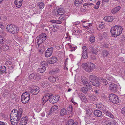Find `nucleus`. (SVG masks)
<instances>
[{"label": "nucleus", "mask_w": 125, "mask_h": 125, "mask_svg": "<svg viewBox=\"0 0 125 125\" xmlns=\"http://www.w3.org/2000/svg\"><path fill=\"white\" fill-rule=\"evenodd\" d=\"M21 115L17 113L16 109L13 110L11 112L10 121L12 125H17L18 121L21 118Z\"/></svg>", "instance_id": "f257e3e1"}, {"label": "nucleus", "mask_w": 125, "mask_h": 125, "mask_svg": "<svg viewBox=\"0 0 125 125\" xmlns=\"http://www.w3.org/2000/svg\"><path fill=\"white\" fill-rule=\"evenodd\" d=\"M123 30V28L121 26L117 25L111 28L110 32L112 36L115 38L121 34Z\"/></svg>", "instance_id": "f03ea898"}, {"label": "nucleus", "mask_w": 125, "mask_h": 125, "mask_svg": "<svg viewBox=\"0 0 125 125\" xmlns=\"http://www.w3.org/2000/svg\"><path fill=\"white\" fill-rule=\"evenodd\" d=\"M46 39V34L42 33L38 36L36 38V45L37 48H39V45L44 42Z\"/></svg>", "instance_id": "7ed1b4c3"}, {"label": "nucleus", "mask_w": 125, "mask_h": 125, "mask_svg": "<svg viewBox=\"0 0 125 125\" xmlns=\"http://www.w3.org/2000/svg\"><path fill=\"white\" fill-rule=\"evenodd\" d=\"M6 29L8 31L14 34L17 33L19 30L18 28L15 25L9 24L7 26Z\"/></svg>", "instance_id": "20e7f679"}, {"label": "nucleus", "mask_w": 125, "mask_h": 125, "mask_svg": "<svg viewBox=\"0 0 125 125\" xmlns=\"http://www.w3.org/2000/svg\"><path fill=\"white\" fill-rule=\"evenodd\" d=\"M82 66L83 69L89 72H91L95 68L94 65L90 62L82 64Z\"/></svg>", "instance_id": "39448f33"}, {"label": "nucleus", "mask_w": 125, "mask_h": 125, "mask_svg": "<svg viewBox=\"0 0 125 125\" xmlns=\"http://www.w3.org/2000/svg\"><path fill=\"white\" fill-rule=\"evenodd\" d=\"M89 78L90 81L93 85L98 87L100 85V79L97 78L94 76L90 75L89 76Z\"/></svg>", "instance_id": "423d86ee"}, {"label": "nucleus", "mask_w": 125, "mask_h": 125, "mask_svg": "<svg viewBox=\"0 0 125 125\" xmlns=\"http://www.w3.org/2000/svg\"><path fill=\"white\" fill-rule=\"evenodd\" d=\"M30 99V95L27 92L23 93L21 97V101L24 104H26L28 103Z\"/></svg>", "instance_id": "0eeeda50"}, {"label": "nucleus", "mask_w": 125, "mask_h": 125, "mask_svg": "<svg viewBox=\"0 0 125 125\" xmlns=\"http://www.w3.org/2000/svg\"><path fill=\"white\" fill-rule=\"evenodd\" d=\"M109 97L110 101L114 104H117L119 102V98L114 94H110Z\"/></svg>", "instance_id": "6e6552de"}, {"label": "nucleus", "mask_w": 125, "mask_h": 125, "mask_svg": "<svg viewBox=\"0 0 125 125\" xmlns=\"http://www.w3.org/2000/svg\"><path fill=\"white\" fill-rule=\"evenodd\" d=\"M82 56L84 59H87L88 57L87 48L86 46H83L82 50Z\"/></svg>", "instance_id": "1a4fd4ad"}, {"label": "nucleus", "mask_w": 125, "mask_h": 125, "mask_svg": "<svg viewBox=\"0 0 125 125\" xmlns=\"http://www.w3.org/2000/svg\"><path fill=\"white\" fill-rule=\"evenodd\" d=\"M109 85V90L113 92H115L117 90V87L116 84L113 83H108Z\"/></svg>", "instance_id": "9d476101"}, {"label": "nucleus", "mask_w": 125, "mask_h": 125, "mask_svg": "<svg viewBox=\"0 0 125 125\" xmlns=\"http://www.w3.org/2000/svg\"><path fill=\"white\" fill-rule=\"evenodd\" d=\"M53 47L48 48L45 51V55L46 57L48 58L50 56L53 52Z\"/></svg>", "instance_id": "9b49d317"}, {"label": "nucleus", "mask_w": 125, "mask_h": 125, "mask_svg": "<svg viewBox=\"0 0 125 125\" xmlns=\"http://www.w3.org/2000/svg\"><path fill=\"white\" fill-rule=\"evenodd\" d=\"M60 97L59 95H55L52 97L50 100V102L51 103H54L59 100Z\"/></svg>", "instance_id": "f8f14e48"}, {"label": "nucleus", "mask_w": 125, "mask_h": 125, "mask_svg": "<svg viewBox=\"0 0 125 125\" xmlns=\"http://www.w3.org/2000/svg\"><path fill=\"white\" fill-rule=\"evenodd\" d=\"M65 10L64 9L62 8L58 9L57 11L55 12V15L57 16L62 15L64 14Z\"/></svg>", "instance_id": "ddd939ff"}, {"label": "nucleus", "mask_w": 125, "mask_h": 125, "mask_svg": "<svg viewBox=\"0 0 125 125\" xmlns=\"http://www.w3.org/2000/svg\"><path fill=\"white\" fill-rule=\"evenodd\" d=\"M40 90V89L39 87H36L34 89H31L30 92L32 94L36 95L39 93Z\"/></svg>", "instance_id": "4468645a"}, {"label": "nucleus", "mask_w": 125, "mask_h": 125, "mask_svg": "<svg viewBox=\"0 0 125 125\" xmlns=\"http://www.w3.org/2000/svg\"><path fill=\"white\" fill-rule=\"evenodd\" d=\"M28 120V118L26 116L22 117L21 120L20 125H25Z\"/></svg>", "instance_id": "2eb2a0df"}, {"label": "nucleus", "mask_w": 125, "mask_h": 125, "mask_svg": "<svg viewBox=\"0 0 125 125\" xmlns=\"http://www.w3.org/2000/svg\"><path fill=\"white\" fill-rule=\"evenodd\" d=\"M57 61V58L55 57H52L51 58H49L48 62L50 64H53L55 63Z\"/></svg>", "instance_id": "dca6fc26"}, {"label": "nucleus", "mask_w": 125, "mask_h": 125, "mask_svg": "<svg viewBox=\"0 0 125 125\" xmlns=\"http://www.w3.org/2000/svg\"><path fill=\"white\" fill-rule=\"evenodd\" d=\"M59 78L58 76L55 77L54 76H51L49 77L48 79L50 82L52 83H54L57 80H58Z\"/></svg>", "instance_id": "f3484780"}, {"label": "nucleus", "mask_w": 125, "mask_h": 125, "mask_svg": "<svg viewBox=\"0 0 125 125\" xmlns=\"http://www.w3.org/2000/svg\"><path fill=\"white\" fill-rule=\"evenodd\" d=\"M103 112L109 117L113 119L114 118V116L110 112L108 111L106 109Z\"/></svg>", "instance_id": "a211bd4d"}, {"label": "nucleus", "mask_w": 125, "mask_h": 125, "mask_svg": "<svg viewBox=\"0 0 125 125\" xmlns=\"http://www.w3.org/2000/svg\"><path fill=\"white\" fill-rule=\"evenodd\" d=\"M103 112L109 117L113 119L114 118V116L110 112L108 111L106 109Z\"/></svg>", "instance_id": "6ab92c4d"}, {"label": "nucleus", "mask_w": 125, "mask_h": 125, "mask_svg": "<svg viewBox=\"0 0 125 125\" xmlns=\"http://www.w3.org/2000/svg\"><path fill=\"white\" fill-rule=\"evenodd\" d=\"M14 4L18 8H20L22 5V0H16L14 1Z\"/></svg>", "instance_id": "aec40b11"}, {"label": "nucleus", "mask_w": 125, "mask_h": 125, "mask_svg": "<svg viewBox=\"0 0 125 125\" xmlns=\"http://www.w3.org/2000/svg\"><path fill=\"white\" fill-rule=\"evenodd\" d=\"M94 114L95 116L100 117L102 115V113L100 111L97 110L94 111Z\"/></svg>", "instance_id": "412c9836"}, {"label": "nucleus", "mask_w": 125, "mask_h": 125, "mask_svg": "<svg viewBox=\"0 0 125 125\" xmlns=\"http://www.w3.org/2000/svg\"><path fill=\"white\" fill-rule=\"evenodd\" d=\"M5 65L8 67L10 69L13 68L14 67V66L12 65V62L8 60L6 61Z\"/></svg>", "instance_id": "4be33fe9"}, {"label": "nucleus", "mask_w": 125, "mask_h": 125, "mask_svg": "<svg viewBox=\"0 0 125 125\" xmlns=\"http://www.w3.org/2000/svg\"><path fill=\"white\" fill-rule=\"evenodd\" d=\"M78 123L76 122H74L73 119H70L68 120L66 125H77Z\"/></svg>", "instance_id": "5701e85b"}, {"label": "nucleus", "mask_w": 125, "mask_h": 125, "mask_svg": "<svg viewBox=\"0 0 125 125\" xmlns=\"http://www.w3.org/2000/svg\"><path fill=\"white\" fill-rule=\"evenodd\" d=\"M121 9L120 6H118L116 7L113 9L111 11V13L113 14H115L118 12Z\"/></svg>", "instance_id": "b1692460"}, {"label": "nucleus", "mask_w": 125, "mask_h": 125, "mask_svg": "<svg viewBox=\"0 0 125 125\" xmlns=\"http://www.w3.org/2000/svg\"><path fill=\"white\" fill-rule=\"evenodd\" d=\"M114 18L112 16H106L104 18V19L105 21L108 22H111L112 21Z\"/></svg>", "instance_id": "393cba45"}, {"label": "nucleus", "mask_w": 125, "mask_h": 125, "mask_svg": "<svg viewBox=\"0 0 125 125\" xmlns=\"http://www.w3.org/2000/svg\"><path fill=\"white\" fill-rule=\"evenodd\" d=\"M4 51L8 50L9 49V46L6 44H3L1 46V48Z\"/></svg>", "instance_id": "a878e982"}, {"label": "nucleus", "mask_w": 125, "mask_h": 125, "mask_svg": "<svg viewBox=\"0 0 125 125\" xmlns=\"http://www.w3.org/2000/svg\"><path fill=\"white\" fill-rule=\"evenodd\" d=\"M103 120L102 121V122L106 123L107 125H111V122L110 121L109 119L104 117H103Z\"/></svg>", "instance_id": "bb28decb"}, {"label": "nucleus", "mask_w": 125, "mask_h": 125, "mask_svg": "<svg viewBox=\"0 0 125 125\" xmlns=\"http://www.w3.org/2000/svg\"><path fill=\"white\" fill-rule=\"evenodd\" d=\"M6 71V67L3 66L0 67V73L2 74L3 73H5Z\"/></svg>", "instance_id": "cd10ccee"}, {"label": "nucleus", "mask_w": 125, "mask_h": 125, "mask_svg": "<svg viewBox=\"0 0 125 125\" xmlns=\"http://www.w3.org/2000/svg\"><path fill=\"white\" fill-rule=\"evenodd\" d=\"M83 1V0H75L74 4L76 6H78L82 4Z\"/></svg>", "instance_id": "c85d7f7f"}, {"label": "nucleus", "mask_w": 125, "mask_h": 125, "mask_svg": "<svg viewBox=\"0 0 125 125\" xmlns=\"http://www.w3.org/2000/svg\"><path fill=\"white\" fill-rule=\"evenodd\" d=\"M67 111L65 109L63 108L62 109L60 113V115L63 116L67 114Z\"/></svg>", "instance_id": "c756f323"}, {"label": "nucleus", "mask_w": 125, "mask_h": 125, "mask_svg": "<svg viewBox=\"0 0 125 125\" xmlns=\"http://www.w3.org/2000/svg\"><path fill=\"white\" fill-rule=\"evenodd\" d=\"M46 69L44 66H43L41 68H40L37 69V71L39 72L43 73L45 70Z\"/></svg>", "instance_id": "7c9ffc66"}, {"label": "nucleus", "mask_w": 125, "mask_h": 125, "mask_svg": "<svg viewBox=\"0 0 125 125\" xmlns=\"http://www.w3.org/2000/svg\"><path fill=\"white\" fill-rule=\"evenodd\" d=\"M36 78V76L35 74L32 73L29 76V78L30 80H35Z\"/></svg>", "instance_id": "2f4dec72"}, {"label": "nucleus", "mask_w": 125, "mask_h": 125, "mask_svg": "<svg viewBox=\"0 0 125 125\" xmlns=\"http://www.w3.org/2000/svg\"><path fill=\"white\" fill-rule=\"evenodd\" d=\"M100 49L99 48H96L93 49V50L92 51L93 53L96 54L99 52Z\"/></svg>", "instance_id": "473e14b6"}, {"label": "nucleus", "mask_w": 125, "mask_h": 125, "mask_svg": "<svg viewBox=\"0 0 125 125\" xmlns=\"http://www.w3.org/2000/svg\"><path fill=\"white\" fill-rule=\"evenodd\" d=\"M81 31L80 30H73V32L72 33L73 35H77L79 34Z\"/></svg>", "instance_id": "72a5a7b5"}, {"label": "nucleus", "mask_w": 125, "mask_h": 125, "mask_svg": "<svg viewBox=\"0 0 125 125\" xmlns=\"http://www.w3.org/2000/svg\"><path fill=\"white\" fill-rule=\"evenodd\" d=\"M83 84L85 86H86L88 88L90 89L91 88L92 86L89 82L87 80Z\"/></svg>", "instance_id": "f704fd0d"}, {"label": "nucleus", "mask_w": 125, "mask_h": 125, "mask_svg": "<svg viewBox=\"0 0 125 125\" xmlns=\"http://www.w3.org/2000/svg\"><path fill=\"white\" fill-rule=\"evenodd\" d=\"M98 109L103 111V112L105 109L106 108L102 104H99Z\"/></svg>", "instance_id": "c9c22d12"}, {"label": "nucleus", "mask_w": 125, "mask_h": 125, "mask_svg": "<svg viewBox=\"0 0 125 125\" xmlns=\"http://www.w3.org/2000/svg\"><path fill=\"white\" fill-rule=\"evenodd\" d=\"M49 85V84L47 81L43 82L41 84V86L43 87H46Z\"/></svg>", "instance_id": "e433bc0d"}, {"label": "nucleus", "mask_w": 125, "mask_h": 125, "mask_svg": "<svg viewBox=\"0 0 125 125\" xmlns=\"http://www.w3.org/2000/svg\"><path fill=\"white\" fill-rule=\"evenodd\" d=\"M38 5L39 6V8L41 9H42L44 8V5L42 2H39L38 4Z\"/></svg>", "instance_id": "4c0bfd02"}, {"label": "nucleus", "mask_w": 125, "mask_h": 125, "mask_svg": "<svg viewBox=\"0 0 125 125\" xmlns=\"http://www.w3.org/2000/svg\"><path fill=\"white\" fill-rule=\"evenodd\" d=\"M109 53L108 51L106 50H104L103 52L102 55L104 57H106L108 56Z\"/></svg>", "instance_id": "58836bf2"}, {"label": "nucleus", "mask_w": 125, "mask_h": 125, "mask_svg": "<svg viewBox=\"0 0 125 125\" xmlns=\"http://www.w3.org/2000/svg\"><path fill=\"white\" fill-rule=\"evenodd\" d=\"M58 108V106H57L56 105H54L51 107V111L54 112Z\"/></svg>", "instance_id": "ea45409f"}, {"label": "nucleus", "mask_w": 125, "mask_h": 125, "mask_svg": "<svg viewBox=\"0 0 125 125\" xmlns=\"http://www.w3.org/2000/svg\"><path fill=\"white\" fill-rule=\"evenodd\" d=\"M81 90L84 93L86 94L87 93L88 89L85 87H83L81 89Z\"/></svg>", "instance_id": "a19ab883"}, {"label": "nucleus", "mask_w": 125, "mask_h": 125, "mask_svg": "<svg viewBox=\"0 0 125 125\" xmlns=\"http://www.w3.org/2000/svg\"><path fill=\"white\" fill-rule=\"evenodd\" d=\"M49 94H47V93L44 96L43 98L45 99H46L45 102H46L49 99H50V97H49Z\"/></svg>", "instance_id": "79ce46f5"}, {"label": "nucleus", "mask_w": 125, "mask_h": 125, "mask_svg": "<svg viewBox=\"0 0 125 125\" xmlns=\"http://www.w3.org/2000/svg\"><path fill=\"white\" fill-rule=\"evenodd\" d=\"M51 22L58 24H61L62 23L61 21L58 20H52L51 21Z\"/></svg>", "instance_id": "37998d69"}, {"label": "nucleus", "mask_w": 125, "mask_h": 125, "mask_svg": "<svg viewBox=\"0 0 125 125\" xmlns=\"http://www.w3.org/2000/svg\"><path fill=\"white\" fill-rule=\"evenodd\" d=\"M4 42V38L2 36L0 35V44H3Z\"/></svg>", "instance_id": "c03bdc74"}, {"label": "nucleus", "mask_w": 125, "mask_h": 125, "mask_svg": "<svg viewBox=\"0 0 125 125\" xmlns=\"http://www.w3.org/2000/svg\"><path fill=\"white\" fill-rule=\"evenodd\" d=\"M81 100L82 102H84L86 103L88 102V100L86 96H85L84 95V96H83V98H82Z\"/></svg>", "instance_id": "a18cd8bd"}, {"label": "nucleus", "mask_w": 125, "mask_h": 125, "mask_svg": "<svg viewBox=\"0 0 125 125\" xmlns=\"http://www.w3.org/2000/svg\"><path fill=\"white\" fill-rule=\"evenodd\" d=\"M90 99L91 101H94L97 100V99L96 97L93 95L90 97Z\"/></svg>", "instance_id": "49530a36"}, {"label": "nucleus", "mask_w": 125, "mask_h": 125, "mask_svg": "<svg viewBox=\"0 0 125 125\" xmlns=\"http://www.w3.org/2000/svg\"><path fill=\"white\" fill-rule=\"evenodd\" d=\"M81 79L83 84L85 83V82L87 80V78L84 76L82 77Z\"/></svg>", "instance_id": "de8ad7c7"}, {"label": "nucleus", "mask_w": 125, "mask_h": 125, "mask_svg": "<svg viewBox=\"0 0 125 125\" xmlns=\"http://www.w3.org/2000/svg\"><path fill=\"white\" fill-rule=\"evenodd\" d=\"M69 44L70 45V44ZM69 47L70 49V51H74L75 50V47H73L71 45H69Z\"/></svg>", "instance_id": "09e8293b"}, {"label": "nucleus", "mask_w": 125, "mask_h": 125, "mask_svg": "<svg viewBox=\"0 0 125 125\" xmlns=\"http://www.w3.org/2000/svg\"><path fill=\"white\" fill-rule=\"evenodd\" d=\"M95 40V38L94 36H91L90 38V41L91 42H94Z\"/></svg>", "instance_id": "8fccbe9b"}, {"label": "nucleus", "mask_w": 125, "mask_h": 125, "mask_svg": "<svg viewBox=\"0 0 125 125\" xmlns=\"http://www.w3.org/2000/svg\"><path fill=\"white\" fill-rule=\"evenodd\" d=\"M100 4V1H98L97 3L95 6L94 7V8L95 9H97L99 7V5Z\"/></svg>", "instance_id": "3c124183"}, {"label": "nucleus", "mask_w": 125, "mask_h": 125, "mask_svg": "<svg viewBox=\"0 0 125 125\" xmlns=\"http://www.w3.org/2000/svg\"><path fill=\"white\" fill-rule=\"evenodd\" d=\"M107 79L108 80H109L111 81H112L114 80V78L112 76H109V77H107Z\"/></svg>", "instance_id": "603ef678"}, {"label": "nucleus", "mask_w": 125, "mask_h": 125, "mask_svg": "<svg viewBox=\"0 0 125 125\" xmlns=\"http://www.w3.org/2000/svg\"><path fill=\"white\" fill-rule=\"evenodd\" d=\"M77 95L78 97L81 99L82 98H83V96H84V94H82L81 93H79L77 94Z\"/></svg>", "instance_id": "864d4df0"}, {"label": "nucleus", "mask_w": 125, "mask_h": 125, "mask_svg": "<svg viewBox=\"0 0 125 125\" xmlns=\"http://www.w3.org/2000/svg\"><path fill=\"white\" fill-rule=\"evenodd\" d=\"M111 125H118V124L115 120H113L111 122Z\"/></svg>", "instance_id": "5fc2aeb1"}, {"label": "nucleus", "mask_w": 125, "mask_h": 125, "mask_svg": "<svg viewBox=\"0 0 125 125\" xmlns=\"http://www.w3.org/2000/svg\"><path fill=\"white\" fill-rule=\"evenodd\" d=\"M22 111L23 110L21 108H19L18 109V111H17V113L19 114H20L21 115L22 113Z\"/></svg>", "instance_id": "6e6d98bb"}, {"label": "nucleus", "mask_w": 125, "mask_h": 125, "mask_svg": "<svg viewBox=\"0 0 125 125\" xmlns=\"http://www.w3.org/2000/svg\"><path fill=\"white\" fill-rule=\"evenodd\" d=\"M66 36L65 37V38L66 39H68H68L67 40H69L70 39H71L70 38V36L68 32H67L66 34Z\"/></svg>", "instance_id": "4d7b16f0"}, {"label": "nucleus", "mask_w": 125, "mask_h": 125, "mask_svg": "<svg viewBox=\"0 0 125 125\" xmlns=\"http://www.w3.org/2000/svg\"><path fill=\"white\" fill-rule=\"evenodd\" d=\"M54 112H53L52 111H51V109H50V110L49 111V113H48V114L47 115V116H50V115L53 114Z\"/></svg>", "instance_id": "13d9d810"}, {"label": "nucleus", "mask_w": 125, "mask_h": 125, "mask_svg": "<svg viewBox=\"0 0 125 125\" xmlns=\"http://www.w3.org/2000/svg\"><path fill=\"white\" fill-rule=\"evenodd\" d=\"M60 17L59 19V20H60V21H61V22L62 21H64V22L65 20H66V18L65 17H62L60 19Z\"/></svg>", "instance_id": "bf43d9fd"}, {"label": "nucleus", "mask_w": 125, "mask_h": 125, "mask_svg": "<svg viewBox=\"0 0 125 125\" xmlns=\"http://www.w3.org/2000/svg\"><path fill=\"white\" fill-rule=\"evenodd\" d=\"M122 113L125 116V108H123L121 110Z\"/></svg>", "instance_id": "052dcab7"}, {"label": "nucleus", "mask_w": 125, "mask_h": 125, "mask_svg": "<svg viewBox=\"0 0 125 125\" xmlns=\"http://www.w3.org/2000/svg\"><path fill=\"white\" fill-rule=\"evenodd\" d=\"M85 6H89L92 5H94L93 3H85L84 4Z\"/></svg>", "instance_id": "680f3d73"}, {"label": "nucleus", "mask_w": 125, "mask_h": 125, "mask_svg": "<svg viewBox=\"0 0 125 125\" xmlns=\"http://www.w3.org/2000/svg\"><path fill=\"white\" fill-rule=\"evenodd\" d=\"M102 81L103 82V83H104V84L105 85H107L108 84V82L105 79H103L102 80Z\"/></svg>", "instance_id": "e2e57ef3"}, {"label": "nucleus", "mask_w": 125, "mask_h": 125, "mask_svg": "<svg viewBox=\"0 0 125 125\" xmlns=\"http://www.w3.org/2000/svg\"><path fill=\"white\" fill-rule=\"evenodd\" d=\"M41 64L42 66H44V65H46V62L45 61H43L41 62Z\"/></svg>", "instance_id": "0e129e2a"}, {"label": "nucleus", "mask_w": 125, "mask_h": 125, "mask_svg": "<svg viewBox=\"0 0 125 125\" xmlns=\"http://www.w3.org/2000/svg\"><path fill=\"white\" fill-rule=\"evenodd\" d=\"M76 112H77L78 113V114H79L81 113V110L80 108H77V109H76Z\"/></svg>", "instance_id": "69168bd1"}, {"label": "nucleus", "mask_w": 125, "mask_h": 125, "mask_svg": "<svg viewBox=\"0 0 125 125\" xmlns=\"http://www.w3.org/2000/svg\"><path fill=\"white\" fill-rule=\"evenodd\" d=\"M99 90H95L94 91V93L96 95H97L99 93Z\"/></svg>", "instance_id": "338daca9"}, {"label": "nucleus", "mask_w": 125, "mask_h": 125, "mask_svg": "<svg viewBox=\"0 0 125 125\" xmlns=\"http://www.w3.org/2000/svg\"><path fill=\"white\" fill-rule=\"evenodd\" d=\"M87 31L89 32H92L93 31V30L91 28H88L87 29Z\"/></svg>", "instance_id": "774afa93"}]
</instances>
